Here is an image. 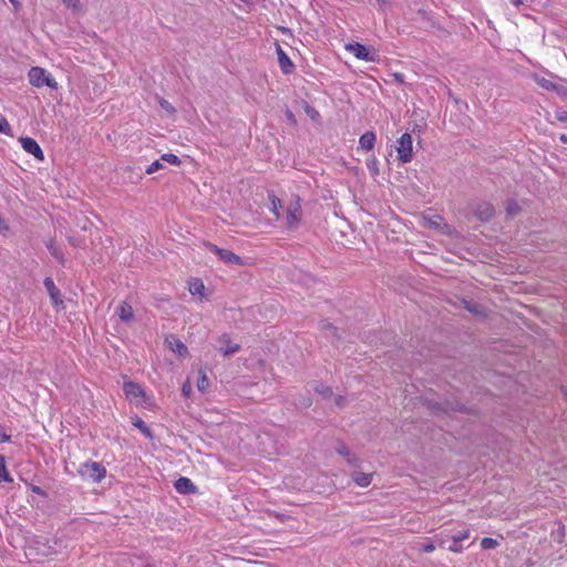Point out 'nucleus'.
Returning <instances> with one entry per match:
<instances>
[{
	"label": "nucleus",
	"instance_id": "10",
	"mask_svg": "<svg viewBox=\"0 0 567 567\" xmlns=\"http://www.w3.org/2000/svg\"><path fill=\"white\" fill-rule=\"evenodd\" d=\"M22 148L29 153L32 154L37 159L42 161L44 158L43 151L41 150L40 145L34 138L31 137H21L20 138Z\"/></svg>",
	"mask_w": 567,
	"mask_h": 567
},
{
	"label": "nucleus",
	"instance_id": "17",
	"mask_svg": "<svg viewBox=\"0 0 567 567\" xmlns=\"http://www.w3.org/2000/svg\"><path fill=\"white\" fill-rule=\"evenodd\" d=\"M375 141H377V136H375L374 132L369 131L361 135V137L359 140V144L362 150L371 151L374 147Z\"/></svg>",
	"mask_w": 567,
	"mask_h": 567
},
{
	"label": "nucleus",
	"instance_id": "31",
	"mask_svg": "<svg viewBox=\"0 0 567 567\" xmlns=\"http://www.w3.org/2000/svg\"><path fill=\"white\" fill-rule=\"evenodd\" d=\"M159 105L163 110H165L169 114H174L176 112L175 107L165 99L159 101Z\"/></svg>",
	"mask_w": 567,
	"mask_h": 567
},
{
	"label": "nucleus",
	"instance_id": "4",
	"mask_svg": "<svg viewBox=\"0 0 567 567\" xmlns=\"http://www.w3.org/2000/svg\"><path fill=\"white\" fill-rule=\"evenodd\" d=\"M398 159L403 163H410L413 157L412 136L409 133H404L396 141Z\"/></svg>",
	"mask_w": 567,
	"mask_h": 567
},
{
	"label": "nucleus",
	"instance_id": "22",
	"mask_svg": "<svg viewBox=\"0 0 567 567\" xmlns=\"http://www.w3.org/2000/svg\"><path fill=\"white\" fill-rule=\"evenodd\" d=\"M367 167L371 176L377 177L380 174L379 161L375 156H371L367 159Z\"/></svg>",
	"mask_w": 567,
	"mask_h": 567
},
{
	"label": "nucleus",
	"instance_id": "28",
	"mask_svg": "<svg viewBox=\"0 0 567 567\" xmlns=\"http://www.w3.org/2000/svg\"><path fill=\"white\" fill-rule=\"evenodd\" d=\"M208 386H209V380L205 373H202L197 381V389L199 392L204 393Z\"/></svg>",
	"mask_w": 567,
	"mask_h": 567
},
{
	"label": "nucleus",
	"instance_id": "14",
	"mask_svg": "<svg viewBox=\"0 0 567 567\" xmlns=\"http://www.w3.org/2000/svg\"><path fill=\"white\" fill-rule=\"evenodd\" d=\"M174 486L181 494H194L197 492L196 485L188 477H179Z\"/></svg>",
	"mask_w": 567,
	"mask_h": 567
},
{
	"label": "nucleus",
	"instance_id": "9",
	"mask_svg": "<svg viewBox=\"0 0 567 567\" xmlns=\"http://www.w3.org/2000/svg\"><path fill=\"white\" fill-rule=\"evenodd\" d=\"M218 350L225 358H229L240 350V344L234 343L228 333H224L218 339Z\"/></svg>",
	"mask_w": 567,
	"mask_h": 567
},
{
	"label": "nucleus",
	"instance_id": "41",
	"mask_svg": "<svg viewBox=\"0 0 567 567\" xmlns=\"http://www.w3.org/2000/svg\"><path fill=\"white\" fill-rule=\"evenodd\" d=\"M347 462L352 465V466H358L359 465V460L357 456L352 455L351 453L349 454V456L346 457Z\"/></svg>",
	"mask_w": 567,
	"mask_h": 567
},
{
	"label": "nucleus",
	"instance_id": "51",
	"mask_svg": "<svg viewBox=\"0 0 567 567\" xmlns=\"http://www.w3.org/2000/svg\"><path fill=\"white\" fill-rule=\"evenodd\" d=\"M444 545V540L443 539H440V543H439V546H443Z\"/></svg>",
	"mask_w": 567,
	"mask_h": 567
},
{
	"label": "nucleus",
	"instance_id": "13",
	"mask_svg": "<svg viewBox=\"0 0 567 567\" xmlns=\"http://www.w3.org/2000/svg\"><path fill=\"white\" fill-rule=\"evenodd\" d=\"M278 62L279 66L284 74H290L293 72L295 65L289 59V56L285 53L281 47H277Z\"/></svg>",
	"mask_w": 567,
	"mask_h": 567
},
{
	"label": "nucleus",
	"instance_id": "3",
	"mask_svg": "<svg viewBox=\"0 0 567 567\" xmlns=\"http://www.w3.org/2000/svg\"><path fill=\"white\" fill-rule=\"evenodd\" d=\"M78 473L83 480L100 483L106 476V468L99 462L87 461L80 465Z\"/></svg>",
	"mask_w": 567,
	"mask_h": 567
},
{
	"label": "nucleus",
	"instance_id": "36",
	"mask_svg": "<svg viewBox=\"0 0 567 567\" xmlns=\"http://www.w3.org/2000/svg\"><path fill=\"white\" fill-rule=\"evenodd\" d=\"M419 549L424 553H432L435 549V545L433 542H426L421 544Z\"/></svg>",
	"mask_w": 567,
	"mask_h": 567
},
{
	"label": "nucleus",
	"instance_id": "33",
	"mask_svg": "<svg viewBox=\"0 0 567 567\" xmlns=\"http://www.w3.org/2000/svg\"><path fill=\"white\" fill-rule=\"evenodd\" d=\"M464 547L461 545L460 542H456L455 538L452 537V543L449 546V550L453 553H462Z\"/></svg>",
	"mask_w": 567,
	"mask_h": 567
},
{
	"label": "nucleus",
	"instance_id": "8",
	"mask_svg": "<svg viewBox=\"0 0 567 567\" xmlns=\"http://www.w3.org/2000/svg\"><path fill=\"white\" fill-rule=\"evenodd\" d=\"M123 391H124L126 398L131 402H135L136 404H141L142 400L145 399L144 390L136 382H133V381L124 382Z\"/></svg>",
	"mask_w": 567,
	"mask_h": 567
},
{
	"label": "nucleus",
	"instance_id": "40",
	"mask_svg": "<svg viewBox=\"0 0 567 567\" xmlns=\"http://www.w3.org/2000/svg\"><path fill=\"white\" fill-rule=\"evenodd\" d=\"M306 113L311 117V118H317L319 116V113L318 111H316L313 107H311L310 105H307L306 106Z\"/></svg>",
	"mask_w": 567,
	"mask_h": 567
},
{
	"label": "nucleus",
	"instance_id": "30",
	"mask_svg": "<svg viewBox=\"0 0 567 567\" xmlns=\"http://www.w3.org/2000/svg\"><path fill=\"white\" fill-rule=\"evenodd\" d=\"M161 159L172 165L181 164V159L176 155L171 153L163 154Z\"/></svg>",
	"mask_w": 567,
	"mask_h": 567
},
{
	"label": "nucleus",
	"instance_id": "25",
	"mask_svg": "<svg viewBox=\"0 0 567 567\" xmlns=\"http://www.w3.org/2000/svg\"><path fill=\"white\" fill-rule=\"evenodd\" d=\"M315 391L323 398H330L332 395V389L323 383L316 384Z\"/></svg>",
	"mask_w": 567,
	"mask_h": 567
},
{
	"label": "nucleus",
	"instance_id": "50",
	"mask_svg": "<svg viewBox=\"0 0 567 567\" xmlns=\"http://www.w3.org/2000/svg\"><path fill=\"white\" fill-rule=\"evenodd\" d=\"M561 393H563L565 400L567 401V389L561 388Z\"/></svg>",
	"mask_w": 567,
	"mask_h": 567
},
{
	"label": "nucleus",
	"instance_id": "29",
	"mask_svg": "<svg viewBox=\"0 0 567 567\" xmlns=\"http://www.w3.org/2000/svg\"><path fill=\"white\" fill-rule=\"evenodd\" d=\"M498 546V542L494 538H491V537H484L482 540H481V547L483 549H493L495 547Z\"/></svg>",
	"mask_w": 567,
	"mask_h": 567
},
{
	"label": "nucleus",
	"instance_id": "18",
	"mask_svg": "<svg viewBox=\"0 0 567 567\" xmlns=\"http://www.w3.org/2000/svg\"><path fill=\"white\" fill-rule=\"evenodd\" d=\"M351 476H352L353 482L360 487H367L372 482L371 473H362V472L354 471Z\"/></svg>",
	"mask_w": 567,
	"mask_h": 567
},
{
	"label": "nucleus",
	"instance_id": "32",
	"mask_svg": "<svg viewBox=\"0 0 567 567\" xmlns=\"http://www.w3.org/2000/svg\"><path fill=\"white\" fill-rule=\"evenodd\" d=\"M164 166L159 161H154L147 168L146 174H153L159 169H162Z\"/></svg>",
	"mask_w": 567,
	"mask_h": 567
},
{
	"label": "nucleus",
	"instance_id": "42",
	"mask_svg": "<svg viewBox=\"0 0 567 567\" xmlns=\"http://www.w3.org/2000/svg\"><path fill=\"white\" fill-rule=\"evenodd\" d=\"M337 452L344 457L349 456L350 454L349 450L344 444H340V446L337 449Z\"/></svg>",
	"mask_w": 567,
	"mask_h": 567
},
{
	"label": "nucleus",
	"instance_id": "38",
	"mask_svg": "<svg viewBox=\"0 0 567 567\" xmlns=\"http://www.w3.org/2000/svg\"><path fill=\"white\" fill-rule=\"evenodd\" d=\"M63 3L68 8L73 9V10H79L80 9V0H63Z\"/></svg>",
	"mask_w": 567,
	"mask_h": 567
},
{
	"label": "nucleus",
	"instance_id": "23",
	"mask_svg": "<svg viewBox=\"0 0 567 567\" xmlns=\"http://www.w3.org/2000/svg\"><path fill=\"white\" fill-rule=\"evenodd\" d=\"M133 425L137 427L145 436L152 437V432L146 423L138 416L134 417L132 421Z\"/></svg>",
	"mask_w": 567,
	"mask_h": 567
},
{
	"label": "nucleus",
	"instance_id": "1",
	"mask_svg": "<svg viewBox=\"0 0 567 567\" xmlns=\"http://www.w3.org/2000/svg\"><path fill=\"white\" fill-rule=\"evenodd\" d=\"M302 220V208L300 197L298 195L292 196L291 200L286 208V228L288 230H297Z\"/></svg>",
	"mask_w": 567,
	"mask_h": 567
},
{
	"label": "nucleus",
	"instance_id": "27",
	"mask_svg": "<svg viewBox=\"0 0 567 567\" xmlns=\"http://www.w3.org/2000/svg\"><path fill=\"white\" fill-rule=\"evenodd\" d=\"M0 133H3L8 136H12V127L4 116L0 115Z\"/></svg>",
	"mask_w": 567,
	"mask_h": 567
},
{
	"label": "nucleus",
	"instance_id": "35",
	"mask_svg": "<svg viewBox=\"0 0 567 567\" xmlns=\"http://www.w3.org/2000/svg\"><path fill=\"white\" fill-rule=\"evenodd\" d=\"M464 305H465V308L468 311H471L473 313H477V315L481 313V311H480L481 306L480 305H477L475 302H471V301H464Z\"/></svg>",
	"mask_w": 567,
	"mask_h": 567
},
{
	"label": "nucleus",
	"instance_id": "12",
	"mask_svg": "<svg viewBox=\"0 0 567 567\" xmlns=\"http://www.w3.org/2000/svg\"><path fill=\"white\" fill-rule=\"evenodd\" d=\"M165 343L172 351L176 352L178 357H185L188 353L187 347L174 334L166 337Z\"/></svg>",
	"mask_w": 567,
	"mask_h": 567
},
{
	"label": "nucleus",
	"instance_id": "48",
	"mask_svg": "<svg viewBox=\"0 0 567 567\" xmlns=\"http://www.w3.org/2000/svg\"><path fill=\"white\" fill-rule=\"evenodd\" d=\"M395 79H396V81H399V82H403V74H398V73H396V74H395Z\"/></svg>",
	"mask_w": 567,
	"mask_h": 567
},
{
	"label": "nucleus",
	"instance_id": "43",
	"mask_svg": "<svg viewBox=\"0 0 567 567\" xmlns=\"http://www.w3.org/2000/svg\"><path fill=\"white\" fill-rule=\"evenodd\" d=\"M10 440V435H8L3 427L0 425V443L8 442Z\"/></svg>",
	"mask_w": 567,
	"mask_h": 567
},
{
	"label": "nucleus",
	"instance_id": "6",
	"mask_svg": "<svg viewBox=\"0 0 567 567\" xmlns=\"http://www.w3.org/2000/svg\"><path fill=\"white\" fill-rule=\"evenodd\" d=\"M346 50L348 52L352 53L357 59L363 60L367 62H374L378 58L375 50L369 49L359 42L346 44Z\"/></svg>",
	"mask_w": 567,
	"mask_h": 567
},
{
	"label": "nucleus",
	"instance_id": "37",
	"mask_svg": "<svg viewBox=\"0 0 567 567\" xmlns=\"http://www.w3.org/2000/svg\"><path fill=\"white\" fill-rule=\"evenodd\" d=\"M555 118L559 122H567V111L565 110H556L555 111Z\"/></svg>",
	"mask_w": 567,
	"mask_h": 567
},
{
	"label": "nucleus",
	"instance_id": "7",
	"mask_svg": "<svg viewBox=\"0 0 567 567\" xmlns=\"http://www.w3.org/2000/svg\"><path fill=\"white\" fill-rule=\"evenodd\" d=\"M207 248L210 251L215 252L219 257V259L226 264L238 265V266L244 265L243 259L238 255L234 254L230 250L219 248L218 246H216L214 244H207Z\"/></svg>",
	"mask_w": 567,
	"mask_h": 567
},
{
	"label": "nucleus",
	"instance_id": "49",
	"mask_svg": "<svg viewBox=\"0 0 567 567\" xmlns=\"http://www.w3.org/2000/svg\"><path fill=\"white\" fill-rule=\"evenodd\" d=\"M559 140L563 142V143H567V136L565 134L560 135Z\"/></svg>",
	"mask_w": 567,
	"mask_h": 567
},
{
	"label": "nucleus",
	"instance_id": "47",
	"mask_svg": "<svg viewBox=\"0 0 567 567\" xmlns=\"http://www.w3.org/2000/svg\"><path fill=\"white\" fill-rule=\"evenodd\" d=\"M336 404H337L338 406H340V408H341V406H343V404H344V398H343V396H341V395L337 396V398H336Z\"/></svg>",
	"mask_w": 567,
	"mask_h": 567
},
{
	"label": "nucleus",
	"instance_id": "5",
	"mask_svg": "<svg viewBox=\"0 0 567 567\" xmlns=\"http://www.w3.org/2000/svg\"><path fill=\"white\" fill-rule=\"evenodd\" d=\"M473 215L482 223L489 221L495 215L494 206L485 200H476L471 204Z\"/></svg>",
	"mask_w": 567,
	"mask_h": 567
},
{
	"label": "nucleus",
	"instance_id": "19",
	"mask_svg": "<svg viewBox=\"0 0 567 567\" xmlns=\"http://www.w3.org/2000/svg\"><path fill=\"white\" fill-rule=\"evenodd\" d=\"M45 246L48 248V250L50 251V254L61 264V265H64V255L62 252V250L58 247L54 239L50 238L47 243H45Z\"/></svg>",
	"mask_w": 567,
	"mask_h": 567
},
{
	"label": "nucleus",
	"instance_id": "2",
	"mask_svg": "<svg viewBox=\"0 0 567 567\" xmlns=\"http://www.w3.org/2000/svg\"><path fill=\"white\" fill-rule=\"evenodd\" d=\"M28 79L30 84L35 87L48 86L53 90L58 89V82L54 78L47 70L40 66L31 68L28 73Z\"/></svg>",
	"mask_w": 567,
	"mask_h": 567
},
{
	"label": "nucleus",
	"instance_id": "52",
	"mask_svg": "<svg viewBox=\"0 0 567 567\" xmlns=\"http://www.w3.org/2000/svg\"><path fill=\"white\" fill-rule=\"evenodd\" d=\"M10 1H11V2H12V3L14 4V6H17V2H16V0H10Z\"/></svg>",
	"mask_w": 567,
	"mask_h": 567
},
{
	"label": "nucleus",
	"instance_id": "34",
	"mask_svg": "<svg viewBox=\"0 0 567 567\" xmlns=\"http://www.w3.org/2000/svg\"><path fill=\"white\" fill-rule=\"evenodd\" d=\"M455 538L456 542H463L470 537V529H464L462 532H458L452 536Z\"/></svg>",
	"mask_w": 567,
	"mask_h": 567
},
{
	"label": "nucleus",
	"instance_id": "46",
	"mask_svg": "<svg viewBox=\"0 0 567 567\" xmlns=\"http://www.w3.org/2000/svg\"><path fill=\"white\" fill-rule=\"evenodd\" d=\"M286 116H287V118H288L291 123H296L295 115H293V113H292L291 111H289V110H288V111L286 112Z\"/></svg>",
	"mask_w": 567,
	"mask_h": 567
},
{
	"label": "nucleus",
	"instance_id": "45",
	"mask_svg": "<svg viewBox=\"0 0 567 567\" xmlns=\"http://www.w3.org/2000/svg\"><path fill=\"white\" fill-rule=\"evenodd\" d=\"M182 391H183L184 395L188 396L192 391L190 384L188 382L184 383L182 386Z\"/></svg>",
	"mask_w": 567,
	"mask_h": 567
},
{
	"label": "nucleus",
	"instance_id": "20",
	"mask_svg": "<svg viewBox=\"0 0 567 567\" xmlns=\"http://www.w3.org/2000/svg\"><path fill=\"white\" fill-rule=\"evenodd\" d=\"M532 78L540 87L545 90L555 91L557 89V85L554 82L543 76H539L538 74H533Z\"/></svg>",
	"mask_w": 567,
	"mask_h": 567
},
{
	"label": "nucleus",
	"instance_id": "21",
	"mask_svg": "<svg viewBox=\"0 0 567 567\" xmlns=\"http://www.w3.org/2000/svg\"><path fill=\"white\" fill-rule=\"evenodd\" d=\"M269 202H270V210L275 214L276 219L280 218V208L282 207L281 200L275 195L269 194L268 195Z\"/></svg>",
	"mask_w": 567,
	"mask_h": 567
},
{
	"label": "nucleus",
	"instance_id": "11",
	"mask_svg": "<svg viewBox=\"0 0 567 567\" xmlns=\"http://www.w3.org/2000/svg\"><path fill=\"white\" fill-rule=\"evenodd\" d=\"M44 287L51 298V301L54 306H63L62 293L60 289L55 286L52 278L47 277L43 281Z\"/></svg>",
	"mask_w": 567,
	"mask_h": 567
},
{
	"label": "nucleus",
	"instance_id": "15",
	"mask_svg": "<svg viewBox=\"0 0 567 567\" xmlns=\"http://www.w3.org/2000/svg\"><path fill=\"white\" fill-rule=\"evenodd\" d=\"M320 329L324 337L331 341V343H334V341L339 339L338 328L327 320H322L320 322Z\"/></svg>",
	"mask_w": 567,
	"mask_h": 567
},
{
	"label": "nucleus",
	"instance_id": "16",
	"mask_svg": "<svg viewBox=\"0 0 567 567\" xmlns=\"http://www.w3.org/2000/svg\"><path fill=\"white\" fill-rule=\"evenodd\" d=\"M116 313L123 322H130L133 317V308L127 302H121L116 308Z\"/></svg>",
	"mask_w": 567,
	"mask_h": 567
},
{
	"label": "nucleus",
	"instance_id": "39",
	"mask_svg": "<svg viewBox=\"0 0 567 567\" xmlns=\"http://www.w3.org/2000/svg\"><path fill=\"white\" fill-rule=\"evenodd\" d=\"M519 210V207L516 203H509L508 206H507V213L508 215L513 216L515 214H517Z\"/></svg>",
	"mask_w": 567,
	"mask_h": 567
},
{
	"label": "nucleus",
	"instance_id": "44",
	"mask_svg": "<svg viewBox=\"0 0 567 567\" xmlns=\"http://www.w3.org/2000/svg\"><path fill=\"white\" fill-rule=\"evenodd\" d=\"M31 491L34 493V494H38L40 496H45V492L40 487V486H37V485H33L31 487Z\"/></svg>",
	"mask_w": 567,
	"mask_h": 567
},
{
	"label": "nucleus",
	"instance_id": "26",
	"mask_svg": "<svg viewBox=\"0 0 567 567\" xmlns=\"http://www.w3.org/2000/svg\"><path fill=\"white\" fill-rule=\"evenodd\" d=\"M12 477L10 476L7 467L4 465V458H0V482H12Z\"/></svg>",
	"mask_w": 567,
	"mask_h": 567
},
{
	"label": "nucleus",
	"instance_id": "24",
	"mask_svg": "<svg viewBox=\"0 0 567 567\" xmlns=\"http://www.w3.org/2000/svg\"><path fill=\"white\" fill-rule=\"evenodd\" d=\"M205 290V286L202 280L196 279L195 281L190 282L189 285V292L192 295H200L203 296V292Z\"/></svg>",
	"mask_w": 567,
	"mask_h": 567
}]
</instances>
